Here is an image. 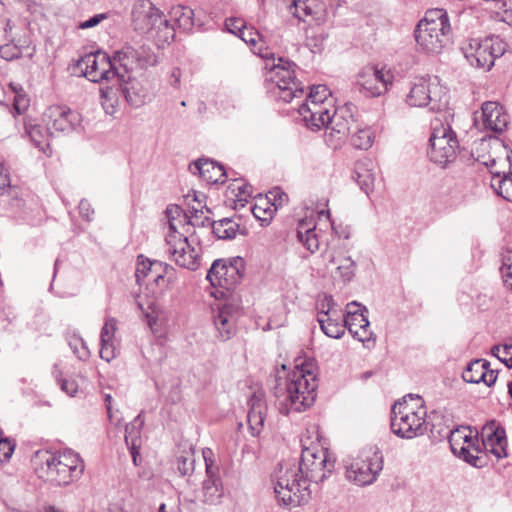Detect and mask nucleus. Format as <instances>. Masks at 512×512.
I'll return each instance as SVG.
<instances>
[{"instance_id": "nucleus-1", "label": "nucleus", "mask_w": 512, "mask_h": 512, "mask_svg": "<svg viewBox=\"0 0 512 512\" xmlns=\"http://www.w3.org/2000/svg\"><path fill=\"white\" fill-rule=\"evenodd\" d=\"M238 37L252 46L253 52L261 58L267 60L272 58L275 61L273 53L268 48L263 49L262 46L256 48L260 40V34L253 27L245 26ZM294 67L295 64L282 58H278V63L273 62L270 67L266 64V69H268L265 75L267 88L276 99L285 103L291 102L294 98L302 97L304 94L303 87L296 81Z\"/></svg>"}, {"instance_id": "nucleus-2", "label": "nucleus", "mask_w": 512, "mask_h": 512, "mask_svg": "<svg viewBox=\"0 0 512 512\" xmlns=\"http://www.w3.org/2000/svg\"><path fill=\"white\" fill-rule=\"evenodd\" d=\"M317 379L311 366L297 364L275 387L279 412L283 415L300 413L311 407L316 399Z\"/></svg>"}, {"instance_id": "nucleus-3", "label": "nucleus", "mask_w": 512, "mask_h": 512, "mask_svg": "<svg viewBox=\"0 0 512 512\" xmlns=\"http://www.w3.org/2000/svg\"><path fill=\"white\" fill-rule=\"evenodd\" d=\"M38 477L55 486H68L80 479L85 465L80 455L71 449L59 452L38 450L32 458Z\"/></svg>"}, {"instance_id": "nucleus-4", "label": "nucleus", "mask_w": 512, "mask_h": 512, "mask_svg": "<svg viewBox=\"0 0 512 512\" xmlns=\"http://www.w3.org/2000/svg\"><path fill=\"white\" fill-rule=\"evenodd\" d=\"M272 483L276 500L280 505L294 508L307 503L310 499V482L303 476L295 462L279 464L272 475Z\"/></svg>"}, {"instance_id": "nucleus-5", "label": "nucleus", "mask_w": 512, "mask_h": 512, "mask_svg": "<svg viewBox=\"0 0 512 512\" xmlns=\"http://www.w3.org/2000/svg\"><path fill=\"white\" fill-rule=\"evenodd\" d=\"M426 416L427 410L420 396L412 394L405 396L392 406V432L404 439L422 436L428 429Z\"/></svg>"}, {"instance_id": "nucleus-6", "label": "nucleus", "mask_w": 512, "mask_h": 512, "mask_svg": "<svg viewBox=\"0 0 512 512\" xmlns=\"http://www.w3.org/2000/svg\"><path fill=\"white\" fill-rule=\"evenodd\" d=\"M414 36L423 52L440 53L451 39V24L447 11L442 8L427 10L424 18L417 24Z\"/></svg>"}, {"instance_id": "nucleus-7", "label": "nucleus", "mask_w": 512, "mask_h": 512, "mask_svg": "<svg viewBox=\"0 0 512 512\" xmlns=\"http://www.w3.org/2000/svg\"><path fill=\"white\" fill-rule=\"evenodd\" d=\"M482 146H489L492 154L486 159L478 156L477 161L490 169L491 187L505 200L512 202V151L498 138L483 140Z\"/></svg>"}, {"instance_id": "nucleus-8", "label": "nucleus", "mask_w": 512, "mask_h": 512, "mask_svg": "<svg viewBox=\"0 0 512 512\" xmlns=\"http://www.w3.org/2000/svg\"><path fill=\"white\" fill-rule=\"evenodd\" d=\"M405 101L410 107H427L436 112L444 109L447 104V92L437 77L420 76L410 82L409 92Z\"/></svg>"}, {"instance_id": "nucleus-9", "label": "nucleus", "mask_w": 512, "mask_h": 512, "mask_svg": "<svg viewBox=\"0 0 512 512\" xmlns=\"http://www.w3.org/2000/svg\"><path fill=\"white\" fill-rule=\"evenodd\" d=\"M461 50L471 66L489 71L495 60L504 55L506 44L497 36L472 38L463 43Z\"/></svg>"}, {"instance_id": "nucleus-10", "label": "nucleus", "mask_w": 512, "mask_h": 512, "mask_svg": "<svg viewBox=\"0 0 512 512\" xmlns=\"http://www.w3.org/2000/svg\"><path fill=\"white\" fill-rule=\"evenodd\" d=\"M166 253L169 259L179 267L195 271L200 267V247L193 246L188 237L177 230L176 223H171V232L165 236Z\"/></svg>"}, {"instance_id": "nucleus-11", "label": "nucleus", "mask_w": 512, "mask_h": 512, "mask_svg": "<svg viewBox=\"0 0 512 512\" xmlns=\"http://www.w3.org/2000/svg\"><path fill=\"white\" fill-rule=\"evenodd\" d=\"M383 469L381 452L370 448L360 454L346 466V477L358 486L373 484Z\"/></svg>"}, {"instance_id": "nucleus-12", "label": "nucleus", "mask_w": 512, "mask_h": 512, "mask_svg": "<svg viewBox=\"0 0 512 512\" xmlns=\"http://www.w3.org/2000/svg\"><path fill=\"white\" fill-rule=\"evenodd\" d=\"M429 142L428 155L431 161L446 166L455 160L459 143L450 125L436 122L432 126Z\"/></svg>"}, {"instance_id": "nucleus-13", "label": "nucleus", "mask_w": 512, "mask_h": 512, "mask_svg": "<svg viewBox=\"0 0 512 512\" xmlns=\"http://www.w3.org/2000/svg\"><path fill=\"white\" fill-rule=\"evenodd\" d=\"M77 66L84 76L92 82L100 83L113 79L125 81V75L115 66L113 57L111 58L102 51L84 55L78 60Z\"/></svg>"}, {"instance_id": "nucleus-14", "label": "nucleus", "mask_w": 512, "mask_h": 512, "mask_svg": "<svg viewBox=\"0 0 512 512\" xmlns=\"http://www.w3.org/2000/svg\"><path fill=\"white\" fill-rule=\"evenodd\" d=\"M297 465L309 482L318 483L331 474L334 469V460L331 459L328 451L319 445L303 446L301 461Z\"/></svg>"}, {"instance_id": "nucleus-15", "label": "nucleus", "mask_w": 512, "mask_h": 512, "mask_svg": "<svg viewBox=\"0 0 512 512\" xmlns=\"http://www.w3.org/2000/svg\"><path fill=\"white\" fill-rule=\"evenodd\" d=\"M114 64L120 71L130 75L136 70L146 69L157 63V58L151 49L145 45H124L113 54Z\"/></svg>"}, {"instance_id": "nucleus-16", "label": "nucleus", "mask_w": 512, "mask_h": 512, "mask_svg": "<svg viewBox=\"0 0 512 512\" xmlns=\"http://www.w3.org/2000/svg\"><path fill=\"white\" fill-rule=\"evenodd\" d=\"M392 83L393 74L390 70L366 66L358 72L355 85L364 96L373 98L387 93Z\"/></svg>"}, {"instance_id": "nucleus-17", "label": "nucleus", "mask_w": 512, "mask_h": 512, "mask_svg": "<svg viewBox=\"0 0 512 512\" xmlns=\"http://www.w3.org/2000/svg\"><path fill=\"white\" fill-rule=\"evenodd\" d=\"M243 275L244 260L241 257H237L229 262L221 259L215 260L206 278L214 287L219 286L226 290H231L240 283Z\"/></svg>"}, {"instance_id": "nucleus-18", "label": "nucleus", "mask_w": 512, "mask_h": 512, "mask_svg": "<svg viewBox=\"0 0 512 512\" xmlns=\"http://www.w3.org/2000/svg\"><path fill=\"white\" fill-rule=\"evenodd\" d=\"M205 462L206 477L202 483V502L208 505H216L221 502L224 495L222 480L219 476V466L215 463L214 453L210 448L202 450Z\"/></svg>"}, {"instance_id": "nucleus-19", "label": "nucleus", "mask_w": 512, "mask_h": 512, "mask_svg": "<svg viewBox=\"0 0 512 512\" xmlns=\"http://www.w3.org/2000/svg\"><path fill=\"white\" fill-rule=\"evenodd\" d=\"M240 314V307L234 301L219 302L212 307L216 337L220 341H227L236 334V323Z\"/></svg>"}, {"instance_id": "nucleus-20", "label": "nucleus", "mask_w": 512, "mask_h": 512, "mask_svg": "<svg viewBox=\"0 0 512 512\" xmlns=\"http://www.w3.org/2000/svg\"><path fill=\"white\" fill-rule=\"evenodd\" d=\"M43 122L53 134L70 133L80 124L81 116L66 106L53 105L44 112Z\"/></svg>"}, {"instance_id": "nucleus-21", "label": "nucleus", "mask_w": 512, "mask_h": 512, "mask_svg": "<svg viewBox=\"0 0 512 512\" xmlns=\"http://www.w3.org/2000/svg\"><path fill=\"white\" fill-rule=\"evenodd\" d=\"M356 121L352 115L348 114L347 109L334 111L331 121L328 122L325 141L332 149L340 148L346 141L347 136L351 134Z\"/></svg>"}, {"instance_id": "nucleus-22", "label": "nucleus", "mask_w": 512, "mask_h": 512, "mask_svg": "<svg viewBox=\"0 0 512 512\" xmlns=\"http://www.w3.org/2000/svg\"><path fill=\"white\" fill-rule=\"evenodd\" d=\"M340 312L335 308V303L331 296H326L321 302V308L318 313L317 321L322 332L334 339H340L345 334L344 319Z\"/></svg>"}, {"instance_id": "nucleus-23", "label": "nucleus", "mask_w": 512, "mask_h": 512, "mask_svg": "<svg viewBox=\"0 0 512 512\" xmlns=\"http://www.w3.org/2000/svg\"><path fill=\"white\" fill-rule=\"evenodd\" d=\"M482 444L488 453L497 459L507 457V437L505 429L497 422L491 421L481 431Z\"/></svg>"}, {"instance_id": "nucleus-24", "label": "nucleus", "mask_w": 512, "mask_h": 512, "mask_svg": "<svg viewBox=\"0 0 512 512\" xmlns=\"http://www.w3.org/2000/svg\"><path fill=\"white\" fill-rule=\"evenodd\" d=\"M482 129L496 134L504 132L510 122L506 109L494 101H486L481 107Z\"/></svg>"}, {"instance_id": "nucleus-25", "label": "nucleus", "mask_w": 512, "mask_h": 512, "mask_svg": "<svg viewBox=\"0 0 512 512\" xmlns=\"http://www.w3.org/2000/svg\"><path fill=\"white\" fill-rule=\"evenodd\" d=\"M334 111L337 110L333 105H320L313 100H306L298 109L307 127L312 130H320L327 126Z\"/></svg>"}, {"instance_id": "nucleus-26", "label": "nucleus", "mask_w": 512, "mask_h": 512, "mask_svg": "<svg viewBox=\"0 0 512 512\" xmlns=\"http://www.w3.org/2000/svg\"><path fill=\"white\" fill-rule=\"evenodd\" d=\"M162 16L161 12L150 0H139L132 10V21L135 30L149 33Z\"/></svg>"}, {"instance_id": "nucleus-27", "label": "nucleus", "mask_w": 512, "mask_h": 512, "mask_svg": "<svg viewBox=\"0 0 512 512\" xmlns=\"http://www.w3.org/2000/svg\"><path fill=\"white\" fill-rule=\"evenodd\" d=\"M462 378L468 383H484L491 387L497 380V371L490 369V363L485 359L470 362L462 373Z\"/></svg>"}, {"instance_id": "nucleus-28", "label": "nucleus", "mask_w": 512, "mask_h": 512, "mask_svg": "<svg viewBox=\"0 0 512 512\" xmlns=\"http://www.w3.org/2000/svg\"><path fill=\"white\" fill-rule=\"evenodd\" d=\"M249 411L247 414L248 426L253 436H258L264 427L267 405L264 394L257 392L249 400Z\"/></svg>"}, {"instance_id": "nucleus-29", "label": "nucleus", "mask_w": 512, "mask_h": 512, "mask_svg": "<svg viewBox=\"0 0 512 512\" xmlns=\"http://www.w3.org/2000/svg\"><path fill=\"white\" fill-rule=\"evenodd\" d=\"M297 239L311 253H315L320 248L321 235L316 229V223L312 217H305L298 222Z\"/></svg>"}, {"instance_id": "nucleus-30", "label": "nucleus", "mask_w": 512, "mask_h": 512, "mask_svg": "<svg viewBox=\"0 0 512 512\" xmlns=\"http://www.w3.org/2000/svg\"><path fill=\"white\" fill-rule=\"evenodd\" d=\"M118 329V321L114 317H107L100 333V357L110 362L116 357L114 343L115 333Z\"/></svg>"}, {"instance_id": "nucleus-31", "label": "nucleus", "mask_w": 512, "mask_h": 512, "mask_svg": "<svg viewBox=\"0 0 512 512\" xmlns=\"http://www.w3.org/2000/svg\"><path fill=\"white\" fill-rule=\"evenodd\" d=\"M121 93L133 107H141L150 100L148 91L131 75L125 76V81H118Z\"/></svg>"}, {"instance_id": "nucleus-32", "label": "nucleus", "mask_w": 512, "mask_h": 512, "mask_svg": "<svg viewBox=\"0 0 512 512\" xmlns=\"http://www.w3.org/2000/svg\"><path fill=\"white\" fill-rule=\"evenodd\" d=\"M190 170L198 175L207 183H223L225 170L220 164L209 159H198L190 166Z\"/></svg>"}, {"instance_id": "nucleus-33", "label": "nucleus", "mask_w": 512, "mask_h": 512, "mask_svg": "<svg viewBox=\"0 0 512 512\" xmlns=\"http://www.w3.org/2000/svg\"><path fill=\"white\" fill-rule=\"evenodd\" d=\"M354 179L367 195L374 191L376 177L371 159L362 158L355 163Z\"/></svg>"}, {"instance_id": "nucleus-34", "label": "nucleus", "mask_w": 512, "mask_h": 512, "mask_svg": "<svg viewBox=\"0 0 512 512\" xmlns=\"http://www.w3.org/2000/svg\"><path fill=\"white\" fill-rule=\"evenodd\" d=\"M268 199V201H261V203L255 204L251 208L253 216L261 221L262 225H267L271 221L273 218V213L277 209V202L279 205H281L284 200H287V195L279 190H276L270 192V197Z\"/></svg>"}, {"instance_id": "nucleus-35", "label": "nucleus", "mask_w": 512, "mask_h": 512, "mask_svg": "<svg viewBox=\"0 0 512 512\" xmlns=\"http://www.w3.org/2000/svg\"><path fill=\"white\" fill-rule=\"evenodd\" d=\"M365 312H367V308L365 306H361L356 301L348 303L346 306V313L344 315L345 330L348 329L350 333H356L358 328L360 329L370 326Z\"/></svg>"}, {"instance_id": "nucleus-36", "label": "nucleus", "mask_w": 512, "mask_h": 512, "mask_svg": "<svg viewBox=\"0 0 512 512\" xmlns=\"http://www.w3.org/2000/svg\"><path fill=\"white\" fill-rule=\"evenodd\" d=\"M327 269L331 272L333 269L343 282H349L355 275L356 263L349 256H335L334 254L328 255Z\"/></svg>"}, {"instance_id": "nucleus-37", "label": "nucleus", "mask_w": 512, "mask_h": 512, "mask_svg": "<svg viewBox=\"0 0 512 512\" xmlns=\"http://www.w3.org/2000/svg\"><path fill=\"white\" fill-rule=\"evenodd\" d=\"M25 132L40 151L47 153L50 148L49 139L53 135L47 126L44 129L38 124L26 123Z\"/></svg>"}, {"instance_id": "nucleus-38", "label": "nucleus", "mask_w": 512, "mask_h": 512, "mask_svg": "<svg viewBox=\"0 0 512 512\" xmlns=\"http://www.w3.org/2000/svg\"><path fill=\"white\" fill-rule=\"evenodd\" d=\"M151 38H153L157 45L164 46L165 44H169L171 40L174 39L175 36V28L170 25L169 21L164 18L162 15L160 20L157 21V24L153 27L152 30L148 33Z\"/></svg>"}, {"instance_id": "nucleus-39", "label": "nucleus", "mask_w": 512, "mask_h": 512, "mask_svg": "<svg viewBox=\"0 0 512 512\" xmlns=\"http://www.w3.org/2000/svg\"><path fill=\"white\" fill-rule=\"evenodd\" d=\"M171 21L183 31H189L194 26V11L187 6L177 5L170 11Z\"/></svg>"}, {"instance_id": "nucleus-40", "label": "nucleus", "mask_w": 512, "mask_h": 512, "mask_svg": "<svg viewBox=\"0 0 512 512\" xmlns=\"http://www.w3.org/2000/svg\"><path fill=\"white\" fill-rule=\"evenodd\" d=\"M121 87L106 86L100 88L101 105L108 115H114L119 106Z\"/></svg>"}, {"instance_id": "nucleus-41", "label": "nucleus", "mask_w": 512, "mask_h": 512, "mask_svg": "<svg viewBox=\"0 0 512 512\" xmlns=\"http://www.w3.org/2000/svg\"><path fill=\"white\" fill-rule=\"evenodd\" d=\"M351 144L356 149L367 150L374 141V134L369 127H361L357 122L350 137Z\"/></svg>"}, {"instance_id": "nucleus-42", "label": "nucleus", "mask_w": 512, "mask_h": 512, "mask_svg": "<svg viewBox=\"0 0 512 512\" xmlns=\"http://www.w3.org/2000/svg\"><path fill=\"white\" fill-rule=\"evenodd\" d=\"M212 231L213 233L219 238V239H233L235 238L238 230H239V223H237L233 218H223L218 221H213L211 223Z\"/></svg>"}, {"instance_id": "nucleus-43", "label": "nucleus", "mask_w": 512, "mask_h": 512, "mask_svg": "<svg viewBox=\"0 0 512 512\" xmlns=\"http://www.w3.org/2000/svg\"><path fill=\"white\" fill-rule=\"evenodd\" d=\"M205 213H210L209 208L206 206H201L200 208L192 206L188 213L183 216L184 220H187L186 223L183 224V227H189L190 225L193 227L211 225L210 217L205 215Z\"/></svg>"}, {"instance_id": "nucleus-44", "label": "nucleus", "mask_w": 512, "mask_h": 512, "mask_svg": "<svg viewBox=\"0 0 512 512\" xmlns=\"http://www.w3.org/2000/svg\"><path fill=\"white\" fill-rule=\"evenodd\" d=\"M142 425L143 421L141 420V415L136 416L131 423L126 425L125 442L129 449H140V433Z\"/></svg>"}, {"instance_id": "nucleus-45", "label": "nucleus", "mask_w": 512, "mask_h": 512, "mask_svg": "<svg viewBox=\"0 0 512 512\" xmlns=\"http://www.w3.org/2000/svg\"><path fill=\"white\" fill-rule=\"evenodd\" d=\"M467 434H472V430L467 427H459L451 431L449 436V443L452 452L455 455L467 451L469 445H464V440L467 438Z\"/></svg>"}, {"instance_id": "nucleus-46", "label": "nucleus", "mask_w": 512, "mask_h": 512, "mask_svg": "<svg viewBox=\"0 0 512 512\" xmlns=\"http://www.w3.org/2000/svg\"><path fill=\"white\" fill-rule=\"evenodd\" d=\"M331 92L325 85H316L311 88L306 100H313L320 105H332Z\"/></svg>"}, {"instance_id": "nucleus-47", "label": "nucleus", "mask_w": 512, "mask_h": 512, "mask_svg": "<svg viewBox=\"0 0 512 512\" xmlns=\"http://www.w3.org/2000/svg\"><path fill=\"white\" fill-rule=\"evenodd\" d=\"M177 470L182 476L190 475L194 470L195 457L192 452L179 455L176 459Z\"/></svg>"}, {"instance_id": "nucleus-48", "label": "nucleus", "mask_w": 512, "mask_h": 512, "mask_svg": "<svg viewBox=\"0 0 512 512\" xmlns=\"http://www.w3.org/2000/svg\"><path fill=\"white\" fill-rule=\"evenodd\" d=\"M13 89L15 96H14V102H13V108L17 115L22 114L27 110L29 107V99L27 98V95L23 92L21 87H17V85H10Z\"/></svg>"}, {"instance_id": "nucleus-49", "label": "nucleus", "mask_w": 512, "mask_h": 512, "mask_svg": "<svg viewBox=\"0 0 512 512\" xmlns=\"http://www.w3.org/2000/svg\"><path fill=\"white\" fill-rule=\"evenodd\" d=\"M492 354L507 367H512V344L497 345L492 348Z\"/></svg>"}, {"instance_id": "nucleus-50", "label": "nucleus", "mask_w": 512, "mask_h": 512, "mask_svg": "<svg viewBox=\"0 0 512 512\" xmlns=\"http://www.w3.org/2000/svg\"><path fill=\"white\" fill-rule=\"evenodd\" d=\"M500 272L504 284L512 290V252L509 251L504 255Z\"/></svg>"}, {"instance_id": "nucleus-51", "label": "nucleus", "mask_w": 512, "mask_h": 512, "mask_svg": "<svg viewBox=\"0 0 512 512\" xmlns=\"http://www.w3.org/2000/svg\"><path fill=\"white\" fill-rule=\"evenodd\" d=\"M142 259V256H139L138 257V263H137V268H136V278H137V282L141 285L145 282L146 278L148 277L149 275V272L150 270L152 269V267L154 266V261H150V260H141Z\"/></svg>"}, {"instance_id": "nucleus-52", "label": "nucleus", "mask_w": 512, "mask_h": 512, "mask_svg": "<svg viewBox=\"0 0 512 512\" xmlns=\"http://www.w3.org/2000/svg\"><path fill=\"white\" fill-rule=\"evenodd\" d=\"M22 56L20 47L13 43H7L0 46V57L6 61H12Z\"/></svg>"}, {"instance_id": "nucleus-53", "label": "nucleus", "mask_w": 512, "mask_h": 512, "mask_svg": "<svg viewBox=\"0 0 512 512\" xmlns=\"http://www.w3.org/2000/svg\"><path fill=\"white\" fill-rule=\"evenodd\" d=\"M53 374L59 381L61 390L64 391L66 394L70 396H74L78 390V385L74 380H68V379H61L60 375L61 372L57 370V366H54Z\"/></svg>"}, {"instance_id": "nucleus-54", "label": "nucleus", "mask_w": 512, "mask_h": 512, "mask_svg": "<svg viewBox=\"0 0 512 512\" xmlns=\"http://www.w3.org/2000/svg\"><path fill=\"white\" fill-rule=\"evenodd\" d=\"M70 347L79 359H86L89 357V350L85 342L80 337H74L69 342Z\"/></svg>"}, {"instance_id": "nucleus-55", "label": "nucleus", "mask_w": 512, "mask_h": 512, "mask_svg": "<svg viewBox=\"0 0 512 512\" xmlns=\"http://www.w3.org/2000/svg\"><path fill=\"white\" fill-rule=\"evenodd\" d=\"M15 444H13L8 438L0 437V460H9L14 452Z\"/></svg>"}, {"instance_id": "nucleus-56", "label": "nucleus", "mask_w": 512, "mask_h": 512, "mask_svg": "<svg viewBox=\"0 0 512 512\" xmlns=\"http://www.w3.org/2000/svg\"><path fill=\"white\" fill-rule=\"evenodd\" d=\"M168 269H172L168 264H165L160 261H154V266L150 270L149 275L146 278L144 283H146V284L151 283V281L156 278L157 274H166Z\"/></svg>"}, {"instance_id": "nucleus-57", "label": "nucleus", "mask_w": 512, "mask_h": 512, "mask_svg": "<svg viewBox=\"0 0 512 512\" xmlns=\"http://www.w3.org/2000/svg\"><path fill=\"white\" fill-rule=\"evenodd\" d=\"M181 213H182V210L177 205L167 207L166 216L168 218V223H169L168 232H171V223H176L177 226L179 224H182V219H178L181 216Z\"/></svg>"}, {"instance_id": "nucleus-58", "label": "nucleus", "mask_w": 512, "mask_h": 512, "mask_svg": "<svg viewBox=\"0 0 512 512\" xmlns=\"http://www.w3.org/2000/svg\"><path fill=\"white\" fill-rule=\"evenodd\" d=\"M225 26L229 32L238 36L246 25L240 18H229L225 21Z\"/></svg>"}, {"instance_id": "nucleus-59", "label": "nucleus", "mask_w": 512, "mask_h": 512, "mask_svg": "<svg viewBox=\"0 0 512 512\" xmlns=\"http://www.w3.org/2000/svg\"><path fill=\"white\" fill-rule=\"evenodd\" d=\"M354 338H356L358 341L362 343H369L373 342L375 343V338H373V333L370 331L369 326H366L365 328H358L356 330V333H351Z\"/></svg>"}, {"instance_id": "nucleus-60", "label": "nucleus", "mask_w": 512, "mask_h": 512, "mask_svg": "<svg viewBox=\"0 0 512 512\" xmlns=\"http://www.w3.org/2000/svg\"><path fill=\"white\" fill-rule=\"evenodd\" d=\"M10 186V178L8 172L3 164L0 163V196L4 195Z\"/></svg>"}, {"instance_id": "nucleus-61", "label": "nucleus", "mask_w": 512, "mask_h": 512, "mask_svg": "<svg viewBox=\"0 0 512 512\" xmlns=\"http://www.w3.org/2000/svg\"><path fill=\"white\" fill-rule=\"evenodd\" d=\"M104 19H106L105 14H95L88 20H85V21L79 23L78 28L89 29V28L95 27Z\"/></svg>"}, {"instance_id": "nucleus-62", "label": "nucleus", "mask_w": 512, "mask_h": 512, "mask_svg": "<svg viewBox=\"0 0 512 512\" xmlns=\"http://www.w3.org/2000/svg\"><path fill=\"white\" fill-rule=\"evenodd\" d=\"M79 213L84 219H86L87 221H91L92 216L94 214V210L91 204L87 200L83 199L79 203Z\"/></svg>"}, {"instance_id": "nucleus-63", "label": "nucleus", "mask_w": 512, "mask_h": 512, "mask_svg": "<svg viewBox=\"0 0 512 512\" xmlns=\"http://www.w3.org/2000/svg\"><path fill=\"white\" fill-rule=\"evenodd\" d=\"M181 77H182V73H181L180 68H178V67L172 68V70L170 72V76H169V84L173 88L178 89L181 84Z\"/></svg>"}, {"instance_id": "nucleus-64", "label": "nucleus", "mask_w": 512, "mask_h": 512, "mask_svg": "<svg viewBox=\"0 0 512 512\" xmlns=\"http://www.w3.org/2000/svg\"><path fill=\"white\" fill-rule=\"evenodd\" d=\"M498 8L503 12L505 21L512 23V0H504Z\"/></svg>"}]
</instances>
